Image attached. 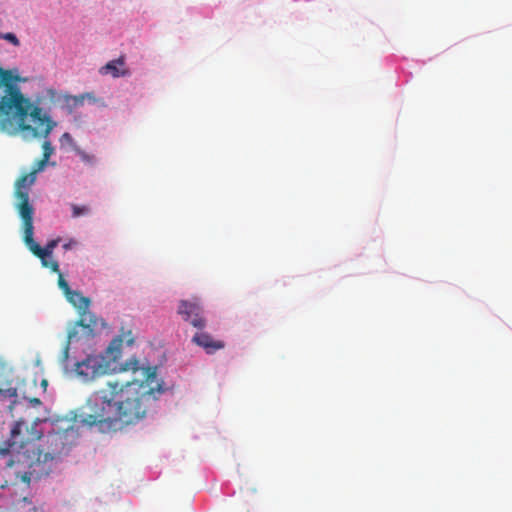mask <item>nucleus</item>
<instances>
[{
	"label": "nucleus",
	"instance_id": "obj_1",
	"mask_svg": "<svg viewBox=\"0 0 512 512\" xmlns=\"http://www.w3.org/2000/svg\"><path fill=\"white\" fill-rule=\"evenodd\" d=\"M134 344L131 330L121 328V334L112 339L105 353L87 355L74 364L76 375L83 381H92L112 372L141 371L142 379L120 382L108 380L104 387L94 391L86 402L85 413L75 422L98 427L102 433L117 432L143 420L152 404L163 393L162 383L156 379V367H140L136 358L117 366L122 345Z\"/></svg>",
	"mask_w": 512,
	"mask_h": 512
},
{
	"label": "nucleus",
	"instance_id": "obj_2",
	"mask_svg": "<svg viewBox=\"0 0 512 512\" xmlns=\"http://www.w3.org/2000/svg\"><path fill=\"white\" fill-rule=\"evenodd\" d=\"M45 419L38 417L28 421L17 420L11 428L9 439L0 444V455L11 454L8 467L15 464L25 469L22 479L29 482L31 478L39 479L49 474L50 463L58 456L68 453L77 439V430L73 426L48 433L43 443V431L38 426Z\"/></svg>",
	"mask_w": 512,
	"mask_h": 512
},
{
	"label": "nucleus",
	"instance_id": "obj_3",
	"mask_svg": "<svg viewBox=\"0 0 512 512\" xmlns=\"http://www.w3.org/2000/svg\"><path fill=\"white\" fill-rule=\"evenodd\" d=\"M21 78L16 70H7L0 66V129L9 134L19 131L36 130L44 127L42 135L47 138L56 122L33 106L16 85Z\"/></svg>",
	"mask_w": 512,
	"mask_h": 512
},
{
	"label": "nucleus",
	"instance_id": "obj_4",
	"mask_svg": "<svg viewBox=\"0 0 512 512\" xmlns=\"http://www.w3.org/2000/svg\"><path fill=\"white\" fill-rule=\"evenodd\" d=\"M26 218L21 219L23 223V241L28 249L41 260V264L45 268L51 269L53 272H59V264L56 260H50L54 249L57 247L60 239H53L47 242L42 248L37 242H35L33 216H29L26 212Z\"/></svg>",
	"mask_w": 512,
	"mask_h": 512
},
{
	"label": "nucleus",
	"instance_id": "obj_5",
	"mask_svg": "<svg viewBox=\"0 0 512 512\" xmlns=\"http://www.w3.org/2000/svg\"><path fill=\"white\" fill-rule=\"evenodd\" d=\"M65 297L74 307L82 310L80 319L74 326L82 327L87 336L93 335L99 327L105 326L102 319L97 318L95 314L88 310L90 306L88 297H84L80 292L74 290H71V294H65Z\"/></svg>",
	"mask_w": 512,
	"mask_h": 512
},
{
	"label": "nucleus",
	"instance_id": "obj_6",
	"mask_svg": "<svg viewBox=\"0 0 512 512\" xmlns=\"http://www.w3.org/2000/svg\"><path fill=\"white\" fill-rule=\"evenodd\" d=\"M36 181L34 173L22 175L15 183V197L17 202L15 207L21 219L26 218V212L29 216H34V208L29 201V187Z\"/></svg>",
	"mask_w": 512,
	"mask_h": 512
},
{
	"label": "nucleus",
	"instance_id": "obj_7",
	"mask_svg": "<svg viewBox=\"0 0 512 512\" xmlns=\"http://www.w3.org/2000/svg\"><path fill=\"white\" fill-rule=\"evenodd\" d=\"M178 313L182 316L184 321L189 322L198 330H203L206 327L203 308L198 299L181 300L178 306Z\"/></svg>",
	"mask_w": 512,
	"mask_h": 512
},
{
	"label": "nucleus",
	"instance_id": "obj_8",
	"mask_svg": "<svg viewBox=\"0 0 512 512\" xmlns=\"http://www.w3.org/2000/svg\"><path fill=\"white\" fill-rule=\"evenodd\" d=\"M49 95L51 96L52 100H56L58 102H61L63 107H65L69 113H72L74 109H76L79 106H82L84 104L85 99L94 100L93 94L91 93H84L81 95H58L57 98L55 96L57 93L53 90L49 91Z\"/></svg>",
	"mask_w": 512,
	"mask_h": 512
},
{
	"label": "nucleus",
	"instance_id": "obj_9",
	"mask_svg": "<svg viewBox=\"0 0 512 512\" xmlns=\"http://www.w3.org/2000/svg\"><path fill=\"white\" fill-rule=\"evenodd\" d=\"M192 342L197 346L202 347L208 354H213L217 350L223 349L225 347L223 341L216 340L210 334L203 331L196 332L192 338Z\"/></svg>",
	"mask_w": 512,
	"mask_h": 512
},
{
	"label": "nucleus",
	"instance_id": "obj_10",
	"mask_svg": "<svg viewBox=\"0 0 512 512\" xmlns=\"http://www.w3.org/2000/svg\"><path fill=\"white\" fill-rule=\"evenodd\" d=\"M124 58L119 57L116 60L108 62L100 70L102 74H111L113 77L125 76L127 71L124 69Z\"/></svg>",
	"mask_w": 512,
	"mask_h": 512
},
{
	"label": "nucleus",
	"instance_id": "obj_11",
	"mask_svg": "<svg viewBox=\"0 0 512 512\" xmlns=\"http://www.w3.org/2000/svg\"><path fill=\"white\" fill-rule=\"evenodd\" d=\"M77 328L74 326L69 332L67 336V340L65 343V346L62 350L61 356H60V364L65 368L68 369V359H69V350H70V343L72 340H74L77 337Z\"/></svg>",
	"mask_w": 512,
	"mask_h": 512
},
{
	"label": "nucleus",
	"instance_id": "obj_12",
	"mask_svg": "<svg viewBox=\"0 0 512 512\" xmlns=\"http://www.w3.org/2000/svg\"><path fill=\"white\" fill-rule=\"evenodd\" d=\"M17 398V388L13 387L11 383H6L5 386H0V403L6 401L15 402Z\"/></svg>",
	"mask_w": 512,
	"mask_h": 512
},
{
	"label": "nucleus",
	"instance_id": "obj_13",
	"mask_svg": "<svg viewBox=\"0 0 512 512\" xmlns=\"http://www.w3.org/2000/svg\"><path fill=\"white\" fill-rule=\"evenodd\" d=\"M16 512H42V510L27 498H23L16 504Z\"/></svg>",
	"mask_w": 512,
	"mask_h": 512
},
{
	"label": "nucleus",
	"instance_id": "obj_14",
	"mask_svg": "<svg viewBox=\"0 0 512 512\" xmlns=\"http://www.w3.org/2000/svg\"><path fill=\"white\" fill-rule=\"evenodd\" d=\"M74 151L79 155L80 159L87 164H94L95 157L94 155L88 154L84 150L80 149L78 146H74Z\"/></svg>",
	"mask_w": 512,
	"mask_h": 512
},
{
	"label": "nucleus",
	"instance_id": "obj_15",
	"mask_svg": "<svg viewBox=\"0 0 512 512\" xmlns=\"http://www.w3.org/2000/svg\"><path fill=\"white\" fill-rule=\"evenodd\" d=\"M71 208H72V216L74 218L80 217L82 215H87L90 213V208L88 206H78L76 204H72Z\"/></svg>",
	"mask_w": 512,
	"mask_h": 512
},
{
	"label": "nucleus",
	"instance_id": "obj_16",
	"mask_svg": "<svg viewBox=\"0 0 512 512\" xmlns=\"http://www.w3.org/2000/svg\"><path fill=\"white\" fill-rule=\"evenodd\" d=\"M58 273V286L62 290L63 294H71V288L68 284V282L65 280L62 273L59 271Z\"/></svg>",
	"mask_w": 512,
	"mask_h": 512
},
{
	"label": "nucleus",
	"instance_id": "obj_17",
	"mask_svg": "<svg viewBox=\"0 0 512 512\" xmlns=\"http://www.w3.org/2000/svg\"><path fill=\"white\" fill-rule=\"evenodd\" d=\"M43 157L45 160H49L51 155L54 153V148L49 140H45L42 143Z\"/></svg>",
	"mask_w": 512,
	"mask_h": 512
},
{
	"label": "nucleus",
	"instance_id": "obj_18",
	"mask_svg": "<svg viewBox=\"0 0 512 512\" xmlns=\"http://www.w3.org/2000/svg\"><path fill=\"white\" fill-rule=\"evenodd\" d=\"M60 143L61 145H70L73 149H74V146H77L76 143L74 142V139L72 138L71 134L68 133V132H65L61 138H60Z\"/></svg>",
	"mask_w": 512,
	"mask_h": 512
},
{
	"label": "nucleus",
	"instance_id": "obj_19",
	"mask_svg": "<svg viewBox=\"0 0 512 512\" xmlns=\"http://www.w3.org/2000/svg\"><path fill=\"white\" fill-rule=\"evenodd\" d=\"M47 163L48 160H45V158L37 160L31 172L36 176L38 172L42 171L46 167Z\"/></svg>",
	"mask_w": 512,
	"mask_h": 512
},
{
	"label": "nucleus",
	"instance_id": "obj_20",
	"mask_svg": "<svg viewBox=\"0 0 512 512\" xmlns=\"http://www.w3.org/2000/svg\"><path fill=\"white\" fill-rule=\"evenodd\" d=\"M2 38L8 42H10L14 46H19L20 41L14 33L8 32L2 35Z\"/></svg>",
	"mask_w": 512,
	"mask_h": 512
},
{
	"label": "nucleus",
	"instance_id": "obj_21",
	"mask_svg": "<svg viewBox=\"0 0 512 512\" xmlns=\"http://www.w3.org/2000/svg\"><path fill=\"white\" fill-rule=\"evenodd\" d=\"M70 247H71V244H70V243H66V244H64V245H63V248H64L65 250L70 249Z\"/></svg>",
	"mask_w": 512,
	"mask_h": 512
},
{
	"label": "nucleus",
	"instance_id": "obj_22",
	"mask_svg": "<svg viewBox=\"0 0 512 512\" xmlns=\"http://www.w3.org/2000/svg\"><path fill=\"white\" fill-rule=\"evenodd\" d=\"M32 401H33V403H37V404H39V403H40V400H39V399H37V398H34Z\"/></svg>",
	"mask_w": 512,
	"mask_h": 512
}]
</instances>
